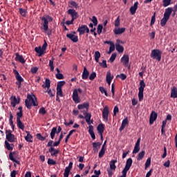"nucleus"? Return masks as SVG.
Segmentation results:
<instances>
[{
	"mask_svg": "<svg viewBox=\"0 0 177 177\" xmlns=\"http://www.w3.org/2000/svg\"><path fill=\"white\" fill-rule=\"evenodd\" d=\"M102 146V143L100 142H93V147L95 151H99V149Z\"/></svg>",
	"mask_w": 177,
	"mask_h": 177,
	"instance_id": "nucleus-35",
	"label": "nucleus"
},
{
	"mask_svg": "<svg viewBox=\"0 0 177 177\" xmlns=\"http://www.w3.org/2000/svg\"><path fill=\"white\" fill-rule=\"evenodd\" d=\"M162 55V51L158 49H153L151 50L150 57L151 59L158 60V62H161V56Z\"/></svg>",
	"mask_w": 177,
	"mask_h": 177,
	"instance_id": "nucleus-2",
	"label": "nucleus"
},
{
	"mask_svg": "<svg viewBox=\"0 0 177 177\" xmlns=\"http://www.w3.org/2000/svg\"><path fill=\"white\" fill-rule=\"evenodd\" d=\"M6 138L10 143H13L16 140V138L12 133V130H6Z\"/></svg>",
	"mask_w": 177,
	"mask_h": 177,
	"instance_id": "nucleus-5",
	"label": "nucleus"
},
{
	"mask_svg": "<svg viewBox=\"0 0 177 177\" xmlns=\"http://www.w3.org/2000/svg\"><path fill=\"white\" fill-rule=\"evenodd\" d=\"M88 128V133L93 140H95L96 139V136H95V132H93V127L92 125H89Z\"/></svg>",
	"mask_w": 177,
	"mask_h": 177,
	"instance_id": "nucleus-31",
	"label": "nucleus"
},
{
	"mask_svg": "<svg viewBox=\"0 0 177 177\" xmlns=\"http://www.w3.org/2000/svg\"><path fill=\"white\" fill-rule=\"evenodd\" d=\"M72 99L76 104L81 102V100L80 99V97L78 96V90H77V88H75L73 90Z\"/></svg>",
	"mask_w": 177,
	"mask_h": 177,
	"instance_id": "nucleus-10",
	"label": "nucleus"
},
{
	"mask_svg": "<svg viewBox=\"0 0 177 177\" xmlns=\"http://www.w3.org/2000/svg\"><path fill=\"white\" fill-rule=\"evenodd\" d=\"M145 88H146V83L145 80L140 81V87L138 88V98L139 102L143 100V92H145Z\"/></svg>",
	"mask_w": 177,
	"mask_h": 177,
	"instance_id": "nucleus-3",
	"label": "nucleus"
},
{
	"mask_svg": "<svg viewBox=\"0 0 177 177\" xmlns=\"http://www.w3.org/2000/svg\"><path fill=\"white\" fill-rule=\"evenodd\" d=\"M47 164L48 165H56V161L53 160V159L48 158Z\"/></svg>",
	"mask_w": 177,
	"mask_h": 177,
	"instance_id": "nucleus-55",
	"label": "nucleus"
},
{
	"mask_svg": "<svg viewBox=\"0 0 177 177\" xmlns=\"http://www.w3.org/2000/svg\"><path fill=\"white\" fill-rule=\"evenodd\" d=\"M66 37L72 41V42H78V36H76L75 35H73L72 33H68L66 34Z\"/></svg>",
	"mask_w": 177,
	"mask_h": 177,
	"instance_id": "nucleus-18",
	"label": "nucleus"
},
{
	"mask_svg": "<svg viewBox=\"0 0 177 177\" xmlns=\"http://www.w3.org/2000/svg\"><path fill=\"white\" fill-rule=\"evenodd\" d=\"M55 77L57 80H64V76L62 73H57Z\"/></svg>",
	"mask_w": 177,
	"mask_h": 177,
	"instance_id": "nucleus-60",
	"label": "nucleus"
},
{
	"mask_svg": "<svg viewBox=\"0 0 177 177\" xmlns=\"http://www.w3.org/2000/svg\"><path fill=\"white\" fill-rule=\"evenodd\" d=\"M171 97H173V99H176L177 98V88L175 87V86H174L171 88Z\"/></svg>",
	"mask_w": 177,
	"mask_h": 177,
	"instance_id": "nucleus-32",
	"label": "nucleus"
},
{
	"mask_svg": "<svg viewBox=\"0 0 177 177\" xmlns=\"http://www.w3.org/2000/svg\"><path fill=\"white\" fill-rule=\"evenodd\" d=\"M172 0H162V6H164V8H167V6H169V5H171V1Z\"/></svg>",
	"mask_w": 177,
	"mask_h": 177,
	"instance_id": "nucleus-44",
	"label": "nucleus"
},
{
	"mask_svg": "<svg viewBox=\"0 0 177 177\" xmlns=\"http://www.w3.org/2000/svg\"><path fill=\"white\" fill-rule=\"evenodd\" d=\"M78 110H82V109H86V111L89 110V102H84L83 104H80L77 105Z\"/></svg>",
	"mask_w": 177,
	"mask_h": 177,
	"instance_id": "nucleus-25",
	"label": "nucleus"
},
{
	"mask_svg": "<svg viewBox=\"0 0 177 177\" xmlns=\"http://www.w3.org/2000/svg\"><path fill=\"white\" fill-rule=\"evenodd\" d=\"M106 81L109 86H110L111 84V72H110V71H109L106 73Z\"/></svg>",
	"mask_w": 177,
	"mask_h": 177,
	"instance_id": "nucleus-33",
	"label": "nucleus"
},
{
	"mask_svg": "<svg viewBox=\"0 0 177 177\" xmlns=\"http://www.w3.org/2000/svg\"><path fill=\"white\" fill-rule=\"evenodd\" d=\"M156 23V12L153 13V16L151 17L150 26H153Z\"/></svg>",
	"mask_w": 177,
	"mask_h": 177,
	"instance_id": "nucleus-59",
	"label": "nucleus"
},
{
	"mask_svg": "<svg viewBox=\"0 0 177 177\" xmlns=\"http://www.w3.org/2000/svg\"><path fill=\"white\" fill-rule=\"evenodd\" d=\"M20 118H21V117H17V125L19 129H21L22 131H24V124H23Z\"/></svg>",
	"mask_w": 177,
	"mask_h": 177,
	"instance_id": "nucleus-28",
	"label": "nucleus"
},
{
	"mask_svg": "<svg viewBox=\"0 0 177 177\" xmlns=\"http://www.w3.org/2000/svg\"><path fill=\"white\" fill-rule=\"evenodd\" d=\"M74 132H75V129H73L69 131L68 134L66 136L65 138V143H68V139H70V136H71V135H73Z\"/></svg>",
	"mask_w": 177,
	"mask_h": 177,
	"instance_id": "nucleus-41",
	"label": "nucleus"
},
{
	"mask_svg": "<svg viewBox=\"0 0 177 177\" xmlns=\"http://www.w3.org/2000/svg\"><path fill=\"white\" fill-rule=\"evenodd\" d=\"M19 13L21 15L23 16V17H26L27 15V10L24 9V8H19Z\"/></svg>",
	"mask_w": 177,
	"mask_h": 177,
	"instance_id": "nucleus-46",
	"label": "nucleus"
},
{
	"mask_svg": "<svg viewBox=\"0 0 177 177\" xmlns=\"http://www.w3.org/2000/svg\"><path fill=\"white\" fill-rule=\"evenodd\" d=\"M13 73H14V74L15 75V78H16L17 81H18V82H23L24 81V79H23L21 75H20V73H19V71H17V70L14 69Z\"/></svg>",
	"mask_w": 177,
	"mask_h": 177,
	"instance_id": "nucleus-21",
	"label": "nucleus"
},
{
	"mask_svg": "<svg viewBox=\"0 0 177 177\" xmlns=\"http://www.w3.org/2000/svg\"><path fill=\"white\" fill-rule=\"evenodd\" d=\"M72 168H73V162H70L68 164V166L66 167L64 169V177H68V175Z\"/></svg>",
	"mask_w": 177,
	"mask_h": 177,
	"instance_id": "nucleus-16",
	"label": "nucleus"
},
{
	"mask_svg": "<svg viewBox=\"0 0 177 177\" xmlns=\"http://www.w3.org/2000/svg\"><path fill=\"white\" fill-rule=\"evenodd\" d=\"M60 132H62V127L60 126L58 127V129L57 127H53L50 133V138L55 139L56 133H60Z\"/></svg>",
	"mask_w": 177,
	"mask_h": 177,
	"instance_id": "nucleus-9",
	"label": "nucleus"
},
{
	"mask_svg": "<svg viewBox=\"0 0 177 177\" xmlns=\"http://www.w3.org/2000/svg\"><path fill=\"white\" fill-rule=\"evenodd\" d=\"M145 154H146V151H142L141 152H140L137 157V160L140 161V160H143Z\"/></svg>",
	"mask_w": 177,
	"mask_h": 177,
	"instance_id": "nucleus-39",
	"label": "nucleus"
},
{
	"mask_svg": "<svg viewBox=\"0 0 177 177\" xmlns=\"http://www.w3.org/2000/svg\"><path fill=\"white\" fill-rule=\"evenodd\" d=\"M53 60H55V58H53V60L49 61V66L50 71H53V70H55V66H53Z\"/></svg>",
	"mask_w": 177,
	"mask_h": 177,
	"instance_id": "nucleus-54",
	"label": "nucleus"
},
{
	"mask_svg": "<svg viewBox=\"0 0 177 177\" xmlns=\"http://www.w3.org/2000/svg\"><path fill=\"white\" fill-rule=\"evenodd\" d=\"M133 162V160H132V158H129V159H127L126 162V165L124 169L122 170V172L127 174L129 169H131V167H132Z\"/></svg>",
	"mask_w": 177,
	"mask_h": 177,
	"instance_id": "nucleus-8",
	"label": "nucleus"
},
{
	"mask_svg": "<svg viewBox=\"0 0 177 177\" xmlns=\"http://www.w3.org/2000/svg\"><path fill=\"white\" fill-rule=\"evenodd\" d=\"M157 117H158V114L156 113V111H153L151 113L150 118H149V124L150 125H152V124L154 123V121L157 120Z\"/></svg>",
	"mask_w": 177,
	"mask_h": 177,
	"instance_id": "nucleus-13",
	"label": "nucleus"
},
{
	"mask_svg": "<svg viewBox=\"0 0 177 177\" xmlns=\"http://www.w3.org/2000/svg\"><path fill=\"white\" fill-rule=\"evenodd\" d=\"M42 87L46 88H47V93L50 95V97H53L55 96V93H52V90L50 89V80L46 78L45 80V84L42 85Z\"/></svg>",
	"mask_w": 177,
	"mask_h": 177,
	"instance_id": "nucleus-4",
	"label": "nucleus"
},
{
	"mask_svg": "<svg viewBox=\"0 0 177 177\" xmlns=\"http://www.w3.org/2000/svg\"><path fill=\"white\" fill-rule=\"evenodd\" d=\"M77 32H79L80 35H84L86 32L89 34V28L86 25H82L78 27Z\"/></svg>",
	"mask_w": 177,
	"mask_h": 177,
	"instance_id": "nucleus-6",
	"label": "nucleus"
},
{
	"mask_svg": "<svg viewBox=\"0 0 177 177\" xmlns=\"http://www.w3.org/2000/svg\"><path fill=\"white\" fill-rule=\"evenodd\" d=\"M120 17H118V18L115 21V27H120Z\"/></svg>",
	"mask_w": 177,
	"mask_h": 177,
	"instance_id": "nucleus-62",
	"label": "nucleus"
},
{
	"mask_svg": "<svg viewBox=\"0 0 177 177\" xmlns=\"http://www.w3.org/2000/svg\"><path fill=\"white\" fill-rule=\"evenodd\" d=\"M15 61L19 62V63H21L22 64H24L26 63V59H24V57H23V55L19 54V53H17L15 54Z\"/></svg>",
	"mask_w": 177,
	"mask_h": 177,
	"instance_id": "nucleus-19",
	"label": "nucleus"
},
{
	"mask_svg": "<svg viewBox=\"0 0 177 177\" xmlns=\"http://www.w3.org/2000/svg\"><path fill=\"white\" fill-rule=\"evenodd\" d=\"M150 165H151V158H148L145 162V169H147Z\"/></svg>",
	"mask_w": 177,
	"mask_h": 177,
	"instance_id": "nucleus-45",
	"label": "nucleus"
},
{
	"mask_svg": "<svg viewBox=\"0 0 177 177\" xmlns=\"http://www.w3.org/2000/svg\"><path fill=\"white\" fill-rule=\"evenodd\" d=\"M83 114L84 115V119L86 120V122L88 125H91V118H92V113H88V111H83Z\"/></svg>",
	"mask_w": 177,
	"mask_h": 177,
	"instance_id": "nucleus-14",
	"label": "nucleus"
},
{
	"mask_svg": "<svg viewBox=\"0 0 177 177\" xmlns=\"http://www.w3.org/2000/svg\"><path fill=\"white\" fill-rule=\"evenodd\" d=\"M66 85V82L64 81H60L57 82V88L62 89V86H64Z\"/></svg>",
	"mask_w": 177,
	"mask_h": 177,
	"instance_id": "nucleus-49",
	"label": "nucleus"
},
{
	"mask_svg": "<svg viewBox=\"0 0 177 177\" xmlns=\"http://www.w3.org/2000/svg\"><path fill=\"white\" fill-rule=\"evenodd\" d=\"M139 5V2L136 1L133 6L130 8V13L131 15H135L136 13V10H138V6Z\"/></svg>",
	"mask_w": 177,
	"mask_h": 177,
	"instance_id": "nucleus-27",
	"label": "nucleus"
},
{
	"mask_svg": "<svg viewBox=\"0 0 177 177\" xmlns=\"http://www.w3.org/2000/svg\"><path fill=\"white\" fill-rule=\"evenodd\" d=\"M27 136H25V140L29 143H32V136L30 133V131H26Z\"/></svg>",
	"mask_w": 177,
	"mask_h": 177,
	"instance_id": "nucleus-34",
	"label": "nucleus"
},
{
	"mask_svg": "<svg viewBox=\"0 0 177 177\" xmlns=\"http://www.w3.org/2000/svg\"><path fill=\"white\" fill-rule=\"evenodd\" d=\"M25 106L28 110H31V106H34L37 107L38 102H37V97L34 94H27L26 99L25 100Z\"/></svg>",
	"mask_w": 177,
	"mask_h": 177,
	"instance_id": "nucleus-1",
	"label": "nucleus"
},
{
	"mask_svg": "<svg viewBox=\"0 0 177 177\" xmlns=\"http://www.w3.org/2000/svg\"><path fill=\"white\" fill-rule=\"evenodd\" d=\"M95 60L97 63L99 62V59L100 58V52L95 51L94 55Z\"/></svg>",
	"mask_w": 177,
	"mask_h": 177,
	"instance_id": "nucleus-43",
	"label": "nucleus"
},
{
	"mask_svg": "<svg viewBox=\"0 0 177 177\" xmlns=\"http://www.w3.org/2000/svg\"><path fill=\"white\" fill-rule=\"evenodd\" d=\"M90 81H93L96 78V73L92 72V73L88 77Z\"/></svg>",
	"mask_w": 177,
	"mask_h": 177,
	"instance_id": "nucleus-56",
	"label": "nucleus"
},
{
	"mask_svg": "<svg viewBox=\"0 0 177 177\" xmlns=\"http://www.w3.org/2000/svg\"><path fill=\"white\" fill-rule=\"evenodd\" d=\"M37 139H38L39 140H41V142H44V140H45V139H46V137H44L42 136V135L41 133H37L36 135Z\"/></svg>",
	"mask_w": 177,
	"mask_h": 177,
	"instance_id": "nucleus-51",
	"label": "nucleus"
},
{
	"mask_svg": "<svg viewBox=\"0 0 177 177\" xmlns=\"http://www.w3.org/2000/svg\"><path fill=\"white\" fill-rule=\"evenodd\" d=\"M48 151L50 153V156L52 157H57V154H59V149H55V147H50L48 149Z\"/></svg>",
	"mask_w": 177,
	"mask_h": 177,
	"instance_id": "nucleus-20",
	"label": "nucleus"
},
{
	"mask_svg": "<svg viewBox=\"0 0 177 177\" xmlns=\"http://www.w3.org/2000/svg\"><path fill=\"white\" fill-rule=\"evenodd\" d=\"M97 132L100 135H102L104 132V126L103 124H100L97 127Z\"/></svg>",
	"mask_w": 177,
	"mask_h": 177,
	"instance_id": "nucleus-36",
	"label": "nucleus"
},
{
	"mask_svg": "<svg viewBox=\"0 0 177 177\" xmlns=\"http://www.w3.org/2000/svg\"><path fill=\"white\" fill-rule=\"evenodd\" d=\"M117 77L120 78V80H122V81H125V80H127V75H125L124 73H121L120 75H118Z\"/></svg>",
	"mask_w": 177,
	"mask_h": 177,
	"instance_id": "nucleus-57",
	"label": "nucleus"
},
{
	"mask_svg": "<svg viewBox=\"0 0 177 177\" xmlns=\"http://www.w3.org/2000/svg\"><path fill=\"white\" fill-rule=\"evenodd\" d=\"M88 77H89V71L86 69V67H84V70L82 74V80H88Z\"/></svg>",
	"mask_w": 177,
	"mask_h": 177,
	"instance_id": "nucleus-29",
	"label": "nucleus"
},
{
	"mask_svg": "<svg viewBox=\"0 0 177 177\" xmlns=\"http://www.w3.org/2000/svg\"><path fill=\"white\" fill-rule=\"evenodd\" d=\"M140 150V138H139L136 142L134 149L133 151V154H136L137 153H139Z\"/></svg>",
	"mask_w": 177,
	"mask_h": 177,
	"instance_id": "nucleus-17",
	"label": "nucleus"
},
{
	"mask_svg": "<svg viewBox=\"0 0 177 177\" xmlns=\"http://www.w3.org/2000/svg\"><path fill=\"white\" fill-rule=\"evenodd\" d=\"M169 20V18H167V17H164L163 18L160 20V26L162 27H164L165 24H167V22Z\"/></svg>",
	"mask_w": 177,
	"mask_h": 177,
	"instance_id": "nucleus-40",
	"label": "nucleus"
},
{
	"mask_svg": "<svg viewBox=\"0 0 177 177\" xmlns=\"http://www.w3.org/2000/svg\"><path fill=\"white\" fill-rule=\"evenodd\" d=\"M129 122H128V118H124L122 122V125H123V127H127V125H128Z\"/></svg>",
	"mask_w": 177,
	"mask_h": 177,
	"instance_id": "nucleus-63",
	"label": "nucleus"
},
{
	"mask_svg": "<svg viewBox=\"0 0 177 177\" xmlns=\"http://www.w3.org/2000/svg\"><path fill=\"white\" fill-rule=\"evenodd\" d=\"M15 154H16V151L14 152H10L9 153V159L12 161L13 162H15V164H17L18 165H20V161L16 160L15 157L13 156Z\"/></svg>",
	"mask_w": 177,
	"mask_h": 177,
	"instance_id": "nucleus-24",
	"label": "nucleus"
},
{
	"mask_svg": "<svg viewBox=\"0 0 177 177\" xmlns=\"http://www.w3.org/2000/svg\"><path fill=\"white\" fill-rule=\"evenodd\" d=\"M102 30H103V25L99 24L97 28V32L100 35L102 34Z\"/></svg>",
	"mask_w": 177,
	"mask_h": 177,
	"instance_id": "nucleus-53",
	"label": "nucleus"
},
{
	"mask_svg": "<svg viewBox=\"0 0 177 177\" xmlns=\"http://www.w3.org/2000/svg\"><path fill=\"white\" fill-rule=\"evenodd\" d=\"M91 20L92 23H93L94 26H97V18H96L95 16H93Z\"/></svg>",
	"mask_w": 177,
	"mask_h": 177,
	"instance_id": "nucleus-58",
	"label": "nucleus"
},
{
	"mask_svg": "<svg viewBox=\"0 0 177 177\" xmlns=\"http://www.w3.org/2000/svg\"><path fill=\"white\" fill-rule=\"evenodd\" d=\"M10 104L12 107H16V104H19L20 103V97H16V96H11L10 98Z\"/></svg>",
	"mask_w": 177,
	"mask_h": 177,
	"instance_id": "nucleus-11",
	"label": "nucleus"
},
{
	"mask_svg": "<svg viewBox=\"0 0 177 177\" xmlns=\"http://www.w3.org/2000/svg\"><path fill=\"white\" fill-rule=\"evenodd\" d=\"M69 3V8H75V9H77L78 8V3L75 2V1H71L68 2Z\"/></svg>",
	"mask_w": 177,
	"mask_h": 177,
	"instance_id": "nucleus-42",
	"label": "nucleus"
},
{
	"mask_svg": "<svg viewBox=\"0 0 177 177\" xmlns=\"http://www.w3.org/2000/svg\"><path fill=\"white\" fill-rule=\"evenodd\" d=\"M19 112L17 113V117H23V107L19 106L18 108Z\"/></svg>",
	"mask_w": 177,
	"mask_h": 177,
	"instance_id": "nucleus-48",
	"label": "nucleus"
},
{
	"mask_svg": "<svg viewBox=\"0 0 177 177\" xmlns=\"http://www.w3.org/2000/svg\"><path fill=\"white\" fill-rule=\"evenodd\" d=\"M172 12H174V9H172L171 7H169L165 9L163 16L165 17H167V19H169V17H171V15H172Z\"/></svg>",
	"mask_w": 177,
	"mask_h": 177,
	"instance_id": "nucleus-22",
	"label": "nucleus"
},
{
	"mask_svg": "<svg viewBox=\"0 0 177 177\" xmlns=\"http://www.w3.org/2000/svg\"><path fill=\"white\" fill-rule=\"evenodd\" d=\"M39 114H42L43 115H45V114H46V110L45 109V108L41 107L39 110Z\"/></svg>",
	"mask_w": 177,
	"mask_h": 177,
	"instance_id": "nucleus-61",
	"label": "nucleus"
},
{
	"mask_svg": "<svg viewBox=\"0 0 177 177\" xmlns=\"http://www.w3.org/2000/svg\"><path fill=\"white\" fill-rule=\"evenodd\" d=\"M106 145V141L104 142V143L103 144L101 150L99 152V158H102V157H103V156H104V153L106 151V150L104 149V146Z\"/></svg>",
	"mask_w": 177,
	"mask_h": 177,
	"instance_id": "nucleus-37",
	"label": "nucleus"
},
{
	"mask_svg": "<svg viewBox=\"0 0 177 177\" xmlns=\"http://www.w3.org/2000/svg\"><path fill=\"white\" fill-rule=\"evenodd\" d=\"M68 15H70L72 17V20H77V19H78V17H80V15H78V12H77V11H75V10L74 9H69L67 11Z\"/></svg>",
	"mask_w": 177,
	"mask_h": 177,
	"instance_id": "nucleus-12",
	"label": "nucleus"
},
{
	"mask_svg": "<svg viewBox=\"0 0 177 177\" xmlns=\"http://www.w3.org/2000/svg\"><path fill=\"white\" fill-rule=\"evenodd\" d=\"M41 20L42 21L43 27H41V30H44V32H46L49 29V21L46 17H41Z\"/></svg>",
	"mask_w": 177,
	"mask_h": 177,
	"instance_id": "nucleus-7",
	"label": "nucleus"
},
{
	"mask_svg": "<svg viewBox=\"0 0 177 177\" xmlns=\"http://www.w3.org/2000/svg\"><path fill=\"white\" fill-rule=\"evenodd\" d=\"M35 51L36 52V53H38V56L39 57H41V56H42L43 55L45 54L44 50H43V48H41V46L35 47Z\"/></svg>",
	"mask_w": 177,
	"mask_h": 177,
	"instance_id": "nucleus-30",
	"label": "nucleus"
},
{
	"mask_svg": "<svg viewBox=\"0 0 177 177\" xmlns=\"http://www.w3.org/2000/svg\"><path fill=\"white\" fill-rule=\"evenodd\" d=\"M5 147L7 149V150H13V147L10 146V144L8 141H5Z\"/></svg>",
	"mask_w": 177,
	"mask_h": 177,
	"instance_id": "nucleus-52",
	"label": "nucleus"
},
{
	"mask_svg": "<svg viewBox=\"0 0 177 177\" xmlns=\"http://www.w3.org/2000/svg\"><path fill=\"white\" fill-rule=\"evenodd\" d=\"M109 106H106L103 111H102V117L104 120H108L109 119Z\"/></svg>",
	"mask_w": 177,
	"mask_h": 177,
	"instance_id": "nucleus-26",
	"label": "nucleus"
},
{
	"mask_svg": "<svg viewBox=\"0 0 177 177\" xmlns=\"http://www.w3.org/2000/svg\"><path fill=\"white\" fill-rule=\"evenodd\" d=\"M115 49L118 50L119 53H122L124 52V47L121 46L120 44H115Z\"/></svg>",
	"mask_w": 177,
	"mask_h": 177,
	"instance_id": "nucleus-38",
	"label": "nucleus"
},
{
	"mask_svg": "<svg viewBox=\"0 0 177 177\" xmlns=\"http://www.w3.org/2000/svg\"><path fill=\"white\" fill-rule=\"evenodd\" d=\"M126 30V28H115L113 29V32L115 35H121V34H124V32H125Z\"/></svg>",
	"mask_w": 177,
	"mask_h": 177,
	"instance_id": "nucleus-15",
	"label": "nucleus"
},
{
	"mask_svg": "<svg viewBox=\"0 0 177 177\" xmlns=\"http://www.w3.org/2000/svg\"><path fill=\"white\" fill-rule=\"evenodd\" d=\"M57 96H59V97H63V90L62 88H57Z\"/></svg>",
	"mask_w": 177,
	"mask_h": 177,
	"instance_id": "nucleus-50",
	"label": "nucleus"
},
{
	"mask_svg": "<svg viewBox=\"0 0 177 177\" xmlns=\"http://www.w3.org/2000/svg\"><path fill=\"white\" fill-rule=\"evenodd\" d=\"M108 175L109 177H111V161L109 162V167L107 169Z\"/></svg>",
	"mask_w": 177,
	"mask_h": 177,
	"instance_id": "nucleus-64",
	"label": "nucleus"
},
{
	"mask_svg": "<svg viewBox=\"0 0 177 177\" xmlns=\"http://www.w3.org/2000/svg\"><path fill=\"white\" fill-rule=\"evenodd\" d=\"M99 91L101 92V93H104L105 96H109V94H107V91L105 90L104 87L103 86H100L99 87Z\"/></svg>",
	"mask_w": 177,
	"mask_h": 177,
	"instance_id": "nucleus-47",
	"label": "nucleus"
},
{
	"mask_svg": "<svg viewBox=\"0 0 177 177\" xmlns=\"http://www.w3.org/2000/svg\"><path fill=\"white\" fill-rule=\"evenodd\" d=\"M121 62L123 63L124 66H128L129 64V55H124L123 57L121 58Z\"/></svg>",
	"mask_w": 177,
	"mask_h": 177,
	"instance_id": "nucleus-23",
	"label": "nucleus"
}]
</instances>
